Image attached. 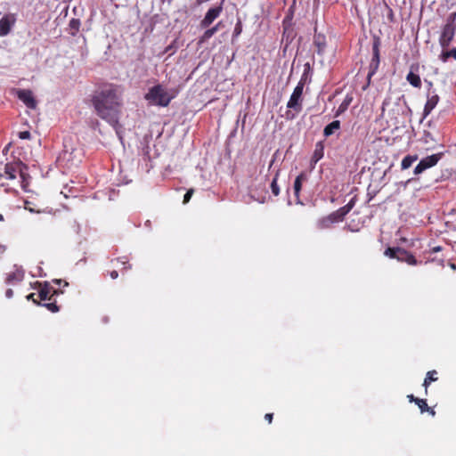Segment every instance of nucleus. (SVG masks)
Segmentation results:
<instances>
[{
	"mask_svg": "<svg viewBox=\"0 0 456 456\" xmlns=\"http://www.w3.org/2000/svg\"><path fill=\"white\" fill-rule=\"evenodd\" d=\"M122 91L119 86L107 85L102 86L94 97V105L97 115L117 128L120 108L122 105Z\"/></svg>",
	"mask_w": 456,
	"mask_h": 456,
	"instance_id": "obj_1",
	"label": "nucleus"
},
{
	"mask_svg": "<svg viewBox=\"0 0 456 456\" xmlns=\"http://www.w3.org/2000/svg\"><path fill=\"white\" fill-rule=\"evenodd\" d=\"M176 95L175 90H168L161 85L151 87L145 94V100L151 105L167 107Z\"/></svg>",
	"mask_w": 456,
	"mask_h": 456,
	"instance_id": "obj_2",
	"label": "nucleus"
},
{
	"mask_svg": "<svg viewBox=\"0 0 456 456\" xmlns=\"http://www.w3.org/2000/svg\"><path fill=\"white\" fill-rule=\"evenodd\" d=\"M455 19L456 13H451L450 16L447 18L446 23L442 29L439 37V44L444 49L449 46V45L451 44L454 37L456 30Z\"/></svg>",
	"mask_w": 456,
	"mask_h": 456,
	"instance_id": "obj_3",
	"label": "nucleus"
},
{
	"mask_svg": "<svg viewBox=\"0 0 456 456\" xmlns=\"http://www.w3.org/2000/svg\"><path fill=\"white\" fill-rule=\"evenodd\" d=\"M385 256L390 257V258H395L400 262H405L408 265H417V260L408 251L400 248H388L385 250Z\"/></svg>",
	"mask_w": 456,
	"mask_h": 456,
	"instance_id": "obj_4",
	"label": "nucleus"
},
{
	"mask_svg": "<svg viewBox=\"0 0 456 456\" xmlns=\"http://www.w3.org/2000/svg\"><path fill=\"white\" fill-rule=\"evenodd\" d=\"M304 86L305 84L303 81L298 82L287 103V108L293 110L297 114L302 110V94Z\"/></svg>",
	"mask_w": 456,
	"mask_h": 456,
	"instance_id": "obj_5",
	"label": "nucleus"
},
{
	"mask_svg": "<svg viewBox=\"0 0 456 456\" xmlns=\"http://www.w3.org/2000/svg\"><path fill=\"white\" fill-rule=\"evenodd\" d=\"M443 153H436L430 156H428L422 159L419 163L414 168V174L419 175L424 172L426 169L430 168L437 164V162L441 159Z\"/></svg>",
	"mask_w": 456,
	"mask_h": 456,
	"instance_id": "obj_6",
	"label": "nucleus"
},
{
	"mask_svg": "<svg viewBox=\"0 0 456 456\" xmlns=\"http://www.w3.org/2000/svg\"><path fill=\"white\" fill-rule=\"evenodd\" d=\"M16 22V15L8 13L0 20V37L7 36Z\"/></svg>",
	"mask_w": 456,
	"mask_h": 456,
	"instance_id": "obj_7",
	"label": "nucleus"
},
{
	"mask_svg": "<svg viewBox=\"0 0 456 456\" xmlns=\"http://www.w3.org/2000/svg\"><path fill=\"white\" fill-rule=\"evenodd\" d=\"M439 100V95L436 93V91L429 89L427 94V102L423 110L424 117H427L431 113V111L437 105Z\"/></svg>",
	"mask_w": 456,
	"mask_h": 456,
	"instance_id": "obj_8",
	"label": "nucleus"
},
{
	"mask_svg": "<svg viewBox=\"0 0 456 456\" xmlns=\"http://www.w3.org/2000/svg\"><path fill=\"white\" fill-rule=\"evenodd\" d=\"M223 11L222 5L210 8L207 13L205 14L203 20L200 21L201 28H208L219 15Z\"/></svg>",
	"mask_w": 456,
	"mask_h": 456,
	"instance_id": "obj_9",
	"label": "nucleus"
},
{
	"mask_svg": "<svg viewBox=\"0 0 456 456\" xmlns=\"http://www.w3.org/2000/svg\"><path fill=\"white\" fill-rule=\"evenodd\" d=\"M17 96L28 108L36 109L37 101L30 90H19Z\"/></svg>",
	"mask_w": 456,
	"mask_h": 456,
	"instance_id": "obj_10",
	"label": "nucleus"
},
{
	"mask_svg": "<svg viewBox=\"0 0 456 456\" xmlns=\"http://www.w3.org/2000/svg\"><path fill=\"white\" fill-rule=\"evenodd\" d=\"M418 67L411 66L410 72L406 77V80L414 87L420 88L421 86V79L420 77L415 72L417 71Z\"/></svg>",
	"mask_w": 456,
	"mask_h": 456,
	"instance_id": "obj_11",
	"label": "nucleus"
},
{
	"mask_svg": "<svg viewBox=\"0 0 456 456\" xmlns=\"http://www.w3.org/2000/svg\"><path fill=\"white\" fill-rule=\"evenodd\" d=\"M24 278V272L21 269H15L14 271L9 273L6 276V283L8 284H15L20 282Z\"/></svg>",
	"mask_w": 456,
	"mask_h": 456,
	"instance_id": "obj_12",
	"label": "nucleus"
},
{
	"mask_svg": "<svg viewBox=\"0 0 456 456\" xmlns=\"http://www.w3.org/2000/svg\"><path fill=\"white\" fill-rule=\"evenodd\" d=\"M314 44L317 48V52L319 54L323 53L325 48H326V37L324 35L321 33L315 32L314 37Z\"/></svg>",
	"mask_w": 456,
	"mask_h": 456,
	"instance_id": "obj_13",
	"label": "nucleus"
},
{
	"mask_svg": "<svg viewBox=\"0 0 456 456\" xmlns=\"http://www.w3.org/2000/svg\"><path fill=\"white\" fill-rule=\"evenodd\" d=\"M307 180V175L305 172H302L298 175L294 182V193L297 197H298L299 192L301 191L302 183Z\"/></svg>",
	"mask_w": 456,
	"mask_h": 456,
	"instance_id": "obj_14",
	"label": "nucleus"
},
{
	"mask_svg": "<svg viewBox=\"0 0 456 456\" xmlns=\"http://www.w3.org/2000/svg\"><path fill=\"white\" fill-rule=\"evenodd\" d=\"M340 128V122L338 120L332 121L330 124L325 126L323 134L328 137L333 134L336 131Z\"/></svg>",
	"mask_w": 456,
	"mask_h": 456,
	"instance_id": "obj_15",
	"label": "nucleus"
},
{
	"mask_svg": "<svg viewBox=\"0 0 456 456\" xmlns=\"http://www.w3.org/2000/svg\"><path fill=\"white\" fill-rule=\"evenodd\" d=\"M323 157V146L322 143H317L314 154L312 156V162L315 165Z\"/></svg>",
	"mask_w": 456,
	"mask_h": 456,
	"instance_id": "obj_16",
	"label": "nucleus"
},
{
	"mask_svg": "<svg viewBox=\"0 0 456 456\" xmlns=\"http://www.w3.org/2000/svg\"><path fill=\"white\" fill-rule=\"evenodd\" d=\"M351 102H352V98L346 96L344 99V101L340 103L338 108L337 109L336 113H335V117H338L343 112H345L347 110L348 106L350 105Z\"/></svg>",
	"mask_w": 456,
	"mask_h": 456,
	"instance_id": "obj_17",
	"label": "nucleus"
},
{
	"mask_svg": "<svg viewBox=\"0 0 456 456\" xmlns=\"http://www.w3.org/2000/svg\"><path fill=\"white\" fill-rule=\"evenodd\" d=\"M220 22H218L216 26H214L213 28H209V29H207L204 34L202 35V37H201V41H207L208 40L210 37H213L214 34H216L218 29H219V27H220Z\"/></svg>",
	"mask_w": 456,
	"mask_h": 456,
	"instance_id": "obj_18",
	"label": "nucleus"
},
{
	"mask_svg": "<svg viewBox=\"0 0 456 456\" xmlns=\"http://www.w3.org/2000/svg\"><path fill=\"white\" fill-rule=\"evenodd\" d=\"M417 159H418L417 156L408 155V156L404 157L401 163L402 168L403 169L409 168L413 164V162H415Z\"/></svg>",
	"mask_w": 456,
	"mask_h": 456,
	"instance_id": "obj_19",
	"label": "nucleus"
},
{
	"mask_svg": "<svg viewBox=\"0 0 456 456\" xmlns=\"http://www.w3.org/2000/svg\"><path fill=\"white\" fill-rule=\"evenodd\" d=\"M450 57H452L453 59L456 60V48H453L450 51H443L442 53L440 54V60L443 62H446Z\"/></svg>",
	"mask_w": 456,
	"mask_h": 456,
	"instance_id": "obj_20",
	"label": "nucleus"
},
{
	"mask_svg": "<svg viewBox=\"0 0 456 456\" xmlns=\"http://www.w3.org/2000/svg\"><path fill=\"white\" fill-rule=\"evenodd\" d=\"M51 293L50 288L45 284L44 287H42L39 289V297L41 300H46L49 299V295Z\"/></svg>",
	"mask_w": 456,
	"mask_h": 456,
	"instance_id": "obj_21",
	"label": "nucleus"
},
{
	"mask_svg": "<svg viewBox=\"0 0 456 456\" xmlns=\"http://www.w3.org/2000/svg\"><path fill=\"white\" fill-rule=\"evenodd\" d=\"M436 370H431V371H428V374H427V377L424 380V384L423 386L427 388L428 386L430 384V382L432 381H436L437 379V378L436 377Z\"/></svg>",
	"mask_w": 456,
	"mask_h": 456,
	"instance_id": "obj_22",
	"label": "nucleus"
},
{
	"mask_svg": "<svg viewBox=\"0 0 456 456\" xmlns=\"http://www.w3.org/2000/svg\"><path fill=\"white\" fill-rule=\"evenodd\" d=\"M415 403H417V405L420 409L421 412H425V411H429V407L428 406V403H427L426 400H424V399H415Z\"/></svg>",
	"mask_w": 456,
	"mask_h": 456,
	"instance_id": "obj_23",
	"label": "nucleus"
},
{
	"mask_svg": "<svg viewBox=\"0 0 456 456\" xmlns=\"http://www.w3.org/2000/svg\"><path fill=\"white\" fill-rule=\"evenodd\" d=\"M271 189H272V191L273 193L275 195V196H278L280 194V188L277 184V177L275 176L271 183Z\"/></svg>",
	"mask_w": 456,
	"mask_h": 456,
	"instance_id": "obj_24",
	"label": "nucleus"
},
{
	"mask_svg": "<svg viewBox=\"0 0 456 456\" xmlns=\"http://www.w3.org/2000/svg\"><path fill=\"white\" fill-rule=\"evenodd\" d=\"M43 305L45 307H46L52 313H56L59 311V307L55 303H46V304H44Z\"/></svg>",
	"mask_w": 456,
	"mask_h": 456,
	"instance_id": "obj_25",
	"label": "nucleus"
},
{
	"mask_svg": "<svg viewBox=\"0 0 456 456\" xmlns=\"http://www.w3.org/2000/svg\"><path fill=\"white\" fill-rule=\"evenodd\" d=\"M242 31V25L240 21H238L235 25L233 36L238 37Z\"/></svg>",
	"mask_w": 456,
	"mask_h": 456,
	"instance_id": "obj_26",
	"label": "nucleus"
},
{
	"mask_svg": "<svg viewBox=\"0 0 456 456\" xmlns=\"http://www.w3.org/2000/svg\"><path fill=\"white\" fill-rule=\"evenodd\" d=\"M193 189H190L187 191V192L185 193L184 197H183V203L186 204L189 202V200H191L192 194H193Z\"/></svg>",
	"mask_w": 456,
	"mask_h": 456,
	"instance_id": "obj_27",
	"label": "nucleus"
},
{
	"mask_svg": "<svg viewBox=\"0 0 456 456\" xmlns=\"http://www.w3.org/2000/svg\"><path fill=\"white\" fill-rule=\"evenodd\" d=\"M5 172H6L7 175H8V178H10V179L15 178L16 175H15L13 170L12 169L11 170L10 167H8V166L6 167Z\"/></svg>",
	"mask_w": 456,
	"mask_h": 456,
	"instance_id": "obj_28",
	"label": "nucleus"
},
{
	"mask_svg": "<svg viewBox=\"0 0 456 456\" xmlns=\"http://www.w3.org/2000/svg\"><path fill=\"white\" fill-rule=\"evenodd\" d=\"M19 137L20 139H29L30 138V133L28 131L20 132Z\"/></svg>",
	"mask_w": 456,
	"mask_h": 456,
	"instance_id": "obj_29",
	"label": "nucleus"
},
{
	"mask_svg": "<svg viewBox=\"0 0 456 456\" xmlns=\"http://www.w3.org/2000/svg\"><path fill=\"white\" fill-rule=\"evenodd\" d=\"M373 50H374V57L378 62L379 61V48H378L377 45H374Z\"/></svg>",
	"mask_w": 456,
	"mask_h": 456,
	"instance_id": "obj_30",
	"label": "nucleus"
},
{
	"mask_svg": "<svg viewBox=\"0 0 456 456\" xmlns=\"http://www.w3.org/2000/svg\"><path fill=\"white\" fill-rule=\"evenodd\" d=\"M12 295H13V291H12V289H8L6 290V292H5V296H6V297L11 298V297H12Z\"/></svg>",
	"mask_w": 456,
	"mask_h": 456,
	"instance_id": "obj_31",
	"label": "nucleus"
},
{
	"mask_svg": "<svg viewBox=\"0 0 456 456\" xmlns=\"http://www.w3.org/2000/svg\"><path fill=\"white\" fill-rule=\"evenodd\" d=\"M265 419L268 420L269 423H271L273 420V413H266Z\"/></svg>",
	"mask_w": 456,
	"mask_h": 456,
	"instance_id": "obj_32",
	"label": "nucleus"
},
{
	"mask_svg": "<svg viewBox=\"0 0 456 456\" xmlns=\"http://www.w3.org/2000/svg\"><path fill=\"white\" fill-rule=\"evenodd\" d=\"M34 297H35V293H31V294L27 296V299L28 300H32L33 302L37 303V300L34 298Z\"/></svg>",
	"mask_w": 456,
	"mask_h": 456,
	"instance_id": "obj_33",
	"label": "nucleus"
},
{
	"mask_svg": "<svg viewBox=\"0 0 456 456\" xmlns=\"http://www.w3.org/2000/svg\"><path fill=\"white\" fill-rule=\"evenodd\" d=\"M118 272H117V271H112V272L110 273V277H111L112 279H116V278H118Z\"/></svg>",
	"mask_w": 456,
	"mask_h": 456,
	"instance_id": "obj_34",
	"label": "nucleus"
},
{
	"mask_svg": "<svg viewBox=\"0 0 456 456\" xmlns=\"http://www.w3.org/2000/svg\"><path fill=\"white\" fill-rule=\"evenodd\" d=\"M5 251V247L0 245V255L3 254Z\"/></svg>",
	"mask_w": 456,
	"mask_h": 456,
	"instance_id": "obj_35",
	"label": "nucleus"
},
{
	"mask_svg": "<svg viewBox=\"0 0 456 456\" xmlns=\"http://www.w3.org/2000/svg\"><path fill=\"white\" fill-rule=\"evenodd\" d=\"M408 398H409V400H410L411 402H412V401H414V402H415V399H416V398H414V396H413L412 395H408Z\"/></svg>",
	"mask_w": 456,
	"mask_h": 456,
	"instance_id": "obj_36",
	"label": "nucleus"
},
{
	"mask_svg": "<svg viewBox=\"0 0 456 456\" xmlns=\"http://www.w3.org/2000/svg\"><path fill=\"white\" fill-rule=\"evenodd\" d=\"M67 155H68V152H67V151H64V152H63V154H62V157H61V158H62V159H66Z\"/></svg>",
	"mask_w": 456,
	"mask_h": 456,
	"instance_id": "obj_37",
	"label": "nucleus"
},
{
	"mask_svg": "<svg viewBox=\"0 0 456 456\" xmlns=\"http://www.w3.org/2000/svg\"><path fill=\"white\" fill-rule=\"evenodd\" d=\"M4 221V216L2 214H0V222H3Z\"/></svg>",
	"mask_w": 456,
	"mask_h": 456,
	"instance_id": "obj_38",
	"label": "nucleus"
},
{
	"mask_svg": "<svg viewBox=\"0 0 456 456\" xmlns=\"http://www.w3.org/2000/svg\"><path fill=\"white\" fill-rule=\"evenodd\" d=\"M73 23H77V20H72L70 21V24H71V25H73Z\"/></svg>",
	"mask_w": 456,
	"mask_h": 456,
	"instance_id": "obj_39",
	"label": "nucleus"
},
{
	"mask_svg": "<svg viewBox=\"0 0 456 456\" xmlns=\"http://www.w3.org/2000/svg\"><path fill=\"white\" fill-rule=\"evenodd\" d=\"M431 414L434 415L435 411L433 410L430 411Z\"/></svg>",
	"mask_w": 456,
	"mask_h": 456,
	"instance_id": "obj_40",
	"label": "nucleus"
}]
</instances>
